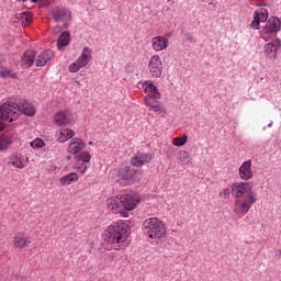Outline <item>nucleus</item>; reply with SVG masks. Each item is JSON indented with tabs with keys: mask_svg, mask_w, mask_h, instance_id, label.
Here are the masks:
<instances>
[{
	"mask_svg": "<svg viewBox=\"0 0 281 281\" xmlns=\"http://www.w3.org/2000/svg\"><path fill=\"white\" fill-rule=\"evenodd\" d=\"M234 196V214L245 216L258 201V194L254 191L252 182H235L232 186Z\"/></svg>",
	"mask_w": 281,
	"mask_h": 281,
	"instance_id": "obj_1",
	"label": "nucleus"
},
{
	"mask_svg": "<svg viewBox=\"0 0 281 281\" xmlns=\"http://www.w3.org/2000/svg\"><path fill=\"white\" fill-rule=\"evenodd\" d=\"M128 238V225L124 223H114L110 225L104 234L103 239L109 245H122Z\"/></svg>",
	"mask_w": 281,
	"mask_h": 281,
	"instance_id": "obj_2",
	"label": "nucleus"
},
{
	"mask_svg": "<svg viewBox=\"0 0 281 281\" xmlns=\"http://www.w3.org/2000/svg\"><path fill=\"white\" fill-rule=\"evenodd\" d=\"M143 234L149 240H161L166 236V224L158 217H148L143 222Z\"/></svg>",
	"mask_w": 281,
	"mask_h": 281,
	"instance_id": "obj_3",
	"label": "nucleus"
},
{
	"mask_svg": "<svg viewBox=\"0 0 281 281\" xmlns=\"http://www.w3.org/2000/svg\"><path fill=\"white\" fill-rule=\"evenodd\" d=\"M21 115V106L15 102H4L0 104V131L5 128L7 124L16 122Z\"/></svg>",
	"mask_w": 281,
	"mask_h": 281,
	"instance_id": "obj_4",
	"label": "nucleus"
},
{
	"mask_svg": "<svg viewBox=\"0 0 281 281\" xmlns=\"http://www.w3.org/2000/svg\"><path fill=\"white\" fill-rule=\"evenodd\" d=\"M91 60H93V50L86 46L82 48V52L76 61L69 65L70 74H78V71L87 67Z\"/></svg>",
	"mask_w": 281,
	"mask_h": 281,
	"instance_id": "obj_5",
	"label": "nucleus"
},
{
	"mask_svg": "<svg viewBox=\"0 0 281 281\" xmlns=\"http://www.w3.org/2000/svg\"><path fill=\"white\" fill-rule=\"evenodd\" d=\"M280 27H281L280 19L276 16H271L261 30V38H263V41H269V38H271L273 34H278V31L280 30Z\"/></svg>",
	"mask_w": 281,
	"mask_h": 281,
	"instance_id": "obj_6",
	"label": "nucleus"
},
{
	"mask_svg": "<svg viewBox=\"0 0 281 281\" xmlns=\"http://www.w3.org/2000/svg\"><path fill=\"white\" fill-rule=\"evenodd\" d=\"M148 70L151 78H161V74H164V63H161V57H159V55L150 57Z\"/></svg>",
	"mask_w": 281,
	"mask_h": 281,
	"instance_id": "obj_7",
	"label": "nucleus"
},
{
	"mask_svg": "<svg viewBox=\"0 0 281 281\" xmlns=\"http://www.w3.org/2000/svg\"><path fill=\"white\" fill-rule=\"evenodd\" d=\"M138 172L137 169L131 166H124L119 169V179L125 181L128 186H132V183H135Z\"/></svg>",
	"mask_w": 281,
	"mask_h": 281,
	"instance_id": "obj_8",
	"label": "nucleus"
},
{
	"mask_svg": "<svg viewBox=\"0 0 281 281\" xmlns=\"http://www.w3.org/2000/svg\"><path fill=\"white\" fill-rule=\"evenodd\" d=\"M143 89L145 91V103L153 102L154 100H161V93L157 89V86L153 83L151 80H147L143 83Z\"/></svg>",
	"mask_w": 281,
	"mask_h": 281,
	"instance_id": "obj_9",
	"label": "nucleus"
},
{
	"mask_svg": "<svg viewBox=\"0 0 281 281\" xmlns=\"http://www.w3.org/2000/svg\"><path fill=\"white\" fill-rule=\"evenodd\" d=\"M139 201L140 199L136 193L121 194L123 211L126 210L127 212H131L132 210H135V207H137V205L139 204Z\"/></svg>",
	"mask_w": 281,
	"mask_h": 281,
	"instance_id": "obj_10",
	"label": "nucleus"
},
{
	"mask_svg": "<svg viewBox=\"0 0 281 281\" xmlns=\"http://www.w3.org/2000/svg\"><path fill=\"white\" fill-rule=\"evenodd\" d=\"M281 47V41L280 38H277L272 42L267 43L263 46V54L268 60H276L278 58V50Z\"/></svg>",
	"mask_w": 281,
	"mask_h": 281,
	"instance_id": "obj_11",
	"label": "nucleus"
},
{
	"mask_svg": "<svg viewBox=\"0 0 281 281\" xmlns=\"http://www.w3.org/2000/svg\"><path fill=\"white\" fill-rule=\"evenodd\" d=\"M269 19V11L267 8H260L254 13V21L250 23L252 30H260V23H267Z\"/></svg>",
	"mask_w": 281,
	"mask_h": 281,
	"instance_id": "obj_12",
	"label": "nucleus"
},
{
	"mask_svg": "<svg viewBox=\"0 0 281 281\" xmlns=\"http://www.w3.org/2000/svg\"><path fill=\"white\" fill-rule=\"evenodd\" d=\"M50 14L56 23L71 21V11L65 7H55Z\"/></svg>",
	"mask_w": 281,
	"mask_h": 281,
	"instance_id": "obj_13",
	"label": "nucleus"
},
{
	"mask_svg": "<svg viewBox=\"0 0 281 281\" xmlns=\"http://www.w3.org/2000/svg\"><path fill=\"white\" fill-rule=\"evenodd\" d=\"M150 161H153V156L150 154L137 153L133 155L130 164L134 168H142V166H146V164H150Z\"/></svg>",
	"mask_w": 281,
	"mask_h": 281,
	"instance_id": "obj_14",
	"label": "nucleus"
},
{
	"mask_svg": "<svg viewBox=\"0 0 281 281\" xmlns=\"http://www.w3.org/2000/svg\"><path fill=\"white\" fill-rule=\"evenodd\" d=\"M55 137L59 144H65V142H69V139L76 137V132L69 127H61L56 131Z\"/></svg>",
	"mask_w": 281,
	"mask_h": 281,
	"instance_id": "obj_15",
	"label": "nucleus"
},
{
	"mask_svg": "<svg viewBox=\"0 0 281 281\" xmlns=\"http://www.w3.org/2000/svg\"><path fill=\"white\" fill-rule=\"evenodd\" d=\"M32 245V238L25 236V233H16L13 237V247L15 249H25Z\"/></svg>",
	"mask_w": 281,
	"mask_h": 281,
	"instance_id": "obj_16",
	"label": "nucleus"
},
{
	"mask_svg": "<svg viewBox=\"0 0 281 281\" xmlns=\"http://www.w3.org/2000/svg\"><path fill=\"white\" fill-rule=\"evenodd\" d=\"M106 206L113 214H122V212H124V209L122 206V194L115 198L108 199Z\"/></svg>",
	"mask_w": 281,
	"mask_h": 281,
	"instance_id": "obj_17",
	"label": "nucleus"
},
{
	"mask_svg": "<svg viewBox=\"0 0 281 281\" xmlns=\"http://www.w3.org/2000/svg\"><path fill=\"white\" fill-rule=\"evenodd\" d=\"M14 139H16V134L14 132L0 135V153L8 150V148L12 146Z\"/></svg>",
	"mask_w": 281,
	"mask_h": 281,
	"instance_id": "obj_18",
	"label": "nucleus"
},
{
	"mask_svg": "<svg viewBox=\"0 0 281 281\" xmlns=\"http://www.w3.org/2000/svg\"><path fill=\"white\" fill-rule=\"evenodd\" d=\"M169 41L166 36H155L151 38V48L154 52H164L168 49Z\"/></svg>",
	"mask_w": 281,
	"mask_h": 281,
	"instance_id": "obj_19",
	"label": "nucleus"
},
{
	"mask_svg": "<svg viewBox=\"0 0 281 281\" xmlns=\"http://www.w3.org/2000/svg\"><path fill=\"white\" fill-rule=\"evenodd\" d=\"M251 160H246L239 167V177L243 181H249L254 179V170H251Z\"/></svg>",
	"mask_w": 281,
	"mask_h": 281,
	"instance_id": "obj_20",
	"label": "nucleus"
},
{
	"mask_svg": "<svg viewBox=\"0 0 281 281\" xmlns=\"http://www.w3.org/2000/svg\"><path fill=\"white\" fill-rule=\"evenodd\" d=\"M82 148H85V142L81 138L75 137L68 145L67 153L70 155H78Z\"/></svg>",
	"mask_w": 281,
	"mask_h": 281,
	"instance_id": "obj_21",
	"label": "nucleus"
},
{
	"mask_svg": "<svg viewBox=\"0 0 281 281\" xmlns=\"http://www.w3.org/2000/svg\"><path fill=\"white\" fill-rule=\"evenodd\" d=\"M54 57L52 50H44L35 58L36 67H45L49 60Z\"/></svg>",
	"mask_w": 281,
	"mask_h": 281,
	"instance_id": "obj_22",
	"label": "nucleus"
},
{
	"mask_svg": "<svg viewBox=\"0 0 281 281\" xmlns=\"http://www.w3.org/2000/svg\"><path fill=\"white\" fill-rule=\"evenodd\" d=\"M54 124L57 126H68L71 124V120L69 119V114L65 112H58L54 115Z\"/></svg>",
	"mask_w": 281,
	"mask_h": 281,
	"instance_id": "obj_23",
	"label": "nucleus"
},
{
	"mask_svg": "<svg viewBox=\"0 0 281 281\" xmlns=\"http://www.w3.org/2000/svg\"><path fill=\"white\" fill-rule=\"evenodd\" d=\"M9 164H11V166H13V168H19V169L25 168V164L23 162V155H21V153H19V151H14L10 156Z\"/></svg>",
	"mask_w": 281,
	"mask_h": 281,
	"instance_id": "obj_24",
	"label": "nucleus"
},
{
	"mask_svg": "<svg viewBox=\"0 0 281 281\" xmlns=\"http://www.w3.org/2000/svg\"><path fill=\"white\" fill-rule=\"evenodd\" d=\"M36 63V53L34 50H26L22 56L23 67H32Z\"/></svg>",
	"mask_w": 281,
	"mask_h": 281,
	"instance_id": "obj_25",
	"label": "nucleus"
},
{
	"mask_svg": "<svg viewBox=\"0 0 281 281\" xmlns=\"http://www.w3.org/2000/svg\"><path fill=\"white\" fill-rule=\"evenodd\" d=\"M177 159L182 166H192V157H190V153L187 150H179L177 153Z\"/></svg>",
	"mask_w": 281,
	"mask_h": 281,
	"instance_id": "obj_26",
	"label": "nucleus"
},
{
	"mask_svg": "<svg viewBox=\"0 0 281 281\" xmlns=\"http://www.w3.org/2000/svg\"><path fill=\"white\" fill-rule=\"evenodd\" d=\"M21 113H24L29 117H32L36 113V108L30 101H23L21 104Z\"/></svg>",
	"mask_w": 281,
	"mask_h": 281,
	"instance_id": "obj_27",
	"label": "nucleus"
},
{
	"mask_svg": "<svg viewBox=\"0 0 281 281\" xmlns=\"http://www.w3.org/2000/svg\"><path fill=\"white\" fill-rule=\"evenodd\" d=\"M15 19H19L22 21L23 27H27V25H30V23H32L34 15L32 14V12L25 11L22 13H16Z\"/></svg>",
	"mask_w": 281,
	"mask_h": 281,
	"instance_id": "obj_28",
	"label": "nucleus"
},
{
	"mask_svg": "<svg viewBox=\"0 0 281 281\" xmlns=\"http://www.w3.org/2000/svg\"><path fill=\"white\" fill-rule=\"evenodd\" d=\"M78 179H79L78 173L71 172V173H68V175L61 177L59 179V182L61 183V186H71V183H76V181H78Z\"/></svg>",
	"mask_w": 281,
	"mask_h": 281,
	"instance_id": "obj_29",
	"label": "nucleus"
},
{
	"mask_svg": "<svg viewBox=\"0 0 281 281\" xmlns=\"http://www.w3.org/2000/svg\"><path fill=\"white\" fill-rule=\"evenodd\" d=\"M146 106L150 109V111H154V113H158V115H161V113H167L166 108L161 104H157V101H147Z\"/></svg>",
	"mask_w": 281,
	"mask_h": 281,
	"instance_id": "obj_30",
	"label": "nucleus"
},
{
	"mask_svg": "<svg viewBox=\"0 0 281 281\" xmlns=\"http://www.w3.org/2000/svg\"><path fill=\"white\" fill-rule=\"evenodd\" d=\"M69 41H70L69 32L61 33L57 41L58 49H63V47H67V45H69Z\"/></svg>",
	"mask_w": 281,
	"mask_h": 281,
	"instance_id": "obj_31",
	"label": "nucleus"
},
{
	"mask_svg": "<svg viewBox=\"0 0 281 281\" xmlns=\"http://www.w3.org/2000/svg\"><path fill=\"white\" fill-rule=\"evenodd\" d=\"M0 78H12L13 80H16L18 75L7 67L0 66Z\"/></svg>",
	"mask_w": 281,
	"mask_h": 281,
	"instance_id": "obj_32",
	"label": "nucleus"
},
{
	"mask_svg": "<svg viewBox=\"0 0 281 281\" xmlns=\"http://www.w3.org/2000/svg\"><path fill=\"white\" fill-rule=\"evenodd\" d=\"M77 161H78V164H80V162L89 164V161H91V154H89V151H82V153L78 154Z\"/></svg>",
	"mask_w": 281,
	"mask_h": 281,
	"instance_id": "obj_33",
	"label": "nucleus"
},
{
	"mask_svg": "<svg viewBox=\"0 0 281 281\" xmlns=\"http://www.w3.org/2000/svg\"><path fill=\"white\" fill-rule=\"evenodd\" d=\"M188 143V136L183 135L182 137H176L172 139V146H186Z\"/></svg>",
	"mask_w": 281,
	"mask_h": 281,
	"instance_id": "obj_34",
	"label": "nucleus"
},
{
	"mask_svg": "<svg viewBox=\"0 0 281 281\" xmlns=\"http://www.w3.org/2000/svg\"><path fill=\"white\" fill-rule=\"evenodd\" d=\"M31 147L37 149L45 148V140H43V138H35L31 142Z\"/></svg>",
	"mask_w": 281,
	"mask_h": 281,
	"instance_id": "obj_35",
	"label": "nucleus"
},
{
	"mask_svg": "<svg viewBox=\"0 0 281 281\" xmlns=\"http://www.w3.org/2000/svg\"><path fill=\"white\" fill-rule=\"evenodd\" d=\"M76 168L78 172H81V175H85L87 172L89 166H87V162H80L78 164V160L76 161Z\"/></svg>",
	"mask_w": 281,
	"mask_h": 281,
	"instance_id": "obj_36",
	"label": "nucleus"
},
{
	"mask_svg": "<svg viewBox=\"0 0 281 281\" xmlns=\"http://www.w3.org/2000/svg\"><path fill=\"white\" fill-rule=\"evenodd\" d=\"M220 196H222V199H229V189L225 188L220 192Z\"/></svg>",
	"mask_w": 281,
	"mask_h": 281,
	"instance_id": "obj_37",
	"label": "nucleus"
},
{
	"mask_svg": "<svg viewBox=\"0 0 281 281\" xmlns=\"http://www.w3.org/2000/svg\"><path fill=\"white\" fill-rule=\"evenodd\" d=\"M44 1V3H46V5H52V2L54 1V0H43Z\"/></svg>",
	"mask_w": 281,
	"mask_h": 281,
	"instance_id": "obj_38",
	"label": "nucleus"
},
{
	"mask_svg": "<svg viewBox=\"0 0 281 281\" xmlns=\"http://www.w3.org/2000/svg\"><path fill=\"white\" fill-rule=\"evenodd\" d=\"M3 63V55H0V65Z\"/></svg>",
	"mask_w": 281,
	"mask_h": 281,
	"instance_id": "obj_39",
	"label": "nucleus"
},
{
	"mask_svg": "<svg viewBox=\"0 0 281 281\" xmlns=\"http://www.w3.org/2000/svg\"><path fill=\"white\" fill-rule=\"evenodd\" d=\"M31 1H32V3H37L38 0H31Z\"/></svg>",
	"mask_w": 281,
	"mask_h": 281,
	"instance_id": "obj_40",
	"label": "nucleus"
},
{
	"mask_svg": "<svg viewBox=\"0 0 281 281\" xmlns=\"http://www.w3.org/2000/svg\"><path fill=\"white\" fill-rule=\"evenodd\" d=\"M20 1L25 2V1H27V0H20Z\"/></svg>",
	"mask_w": 281,
	"mask_h": 281,
	"instance_id": "obj_41",
	"label": "nucleus"
}]
</instances>
